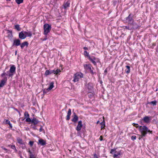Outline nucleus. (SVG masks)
Instances as JSON below:
<instances>
[{
  "mask_svg": "<svg viewBox=\"0 0 158 158\" xmlns=\"http://www.w3.org/2000/svg\"><path fill=\"white\" fill-rule=\"evenodd\" d=\"M83 48L85 50H87L88 49V48L87 47H84Z\"/></svg>",
  "mask_w": 158,
  "mask_h": 158,
  "instance_id": "48",
  "label": "nucleus"
},
{
  "mask_svg": "<svg viewBox=\"0 0 158 158\" xmlns=\"http://www.w3.org/2000/svg\"><path fill=\"white\" fill-rule=\"evenodd\" d=\"M16 110L17 111H18V110L17 109H16Z\"/></svg>",
  "mask_w": 158,
  "mask_h": 158,
  "instance_id": "54",
  "label": "nucleus"
},
{
  "mask_svg": "<svg viewBox=\"0 0 158 158\" xmlns=\"http://www.w3.org/2000/svg\"><path fill=\"white\" fill-rule=\"evenodd\" d=\"M136 139V136L135 135H133V136H132L131 137V139L133 140L135 139Z\"/></svg>",
  "mask_w": 158,
  "mask_h": 158,
  "instance_id": "39",
  "label": "nucleus"
},
{
  "mask_svg": "<svg viewBox=\"0 0 158 158\" xmlns=\"http://www.w3.org/2000/svg\"><path fill=\"white\" fill-rule=\"evenodd\" d=\"M113 152L117 153V154H114L113 156L114 158H116L119 155H120L121 151H120L117 152V151H116L115 149H111L110 152V153L113 154Z\"/></svg>",
  "mask_w": 158,
  "mask_h": 158,
  "instance_id": "7",
  "label": "nucleus"
},
{
  "mask_svg": "<svg viewBox=\"0 0 158 158\" xmlns=\"http://www.w3.org/2000/svg\"><path fill=\"white\" fill-rule=\"evenodd\" d=\"M151 119L152 118L151 117L145 116L143 118V120L144 122L148 123L150 122Z\"/></svg>",
  "mask_w": 158,
  "mask_h": 158,
  "instance_id": "9",
  "label": "nucleus"
},
{
  "mask_svg": "<svg viewBox=\"0 0 158 158\" xmlns=\"http://www.w3.org/2000/svg\"><path fill=\"white\" fill-rule=\"evenodd\" d=\"M39 143L41 145H44L46 143V142L43 139H40L39 140Z\"/></svg>",
  "mask_w": 158,
  "mask_h": 158,
  "instance_id": "19",
  "label": "nucleus"
},
{
  "mask_svg": "<svg viewBox=\"0 0 158 158\" xmlns=\"http://www.w3.org/2000/svg\"><path fill=\"white\" fill-rule=\"evenodd\" d=\"M83 75L82 73H77L74 75L73 81L75 82L78 81L79 79L83 77Z\"/></svg>",
  "mask_w": 158,
  "mask_h": 158,
  "instance_id": "3",
  "label": "nucleus"
},
{
  "mask_svg": "<svg viewBox=\"0 0 158 158\" xmlns=\"http://www.w3.org/2000/svg\"><path fill=\"white\" fill-rule=\"evenodd\" d=\"M34 129H35V128H34Z\"/></svg>",
  "mask_w": 158,
  "mask_h": 158,
  "instance_id": "55",
  "label": "nucleus"
},
{
  "mask_svg": "<svg viewBox=\"0 0 158 158\" xmlns=\"http://www.w3.org/2000/svg\"><path fill=\"white\" fill-rule=\"evenodd\" d=\"M94 157L93 158H98L97 156V154L96 153L94 154Z\"/></svg>",
  "mask_w": 158,
  "mask_h": 158,
  "instance_id": "43",
  "label": "nucleus"
},
{
  "mask_svg": "<svg viewBox=\"0 0 158 158\" xmlns=\"http://www.w3.org/2000/svg\"><path fill=\"white\" fill-rule=\"evenodd\" d=\"M78 119V117L77 115L74 113V117L72 119V122L76 123Z\"/></svg>",
  "mask_w": 158,
  "mask_h": 158,
  "instance_id": "17",
  "label": "nucleus"
},
{
  "mask_svg": "<svg viewBox=\"0 0 158 158\" xmlns=\"http://www.w3.org/2000/svg\"><path fill=\"white\" fill-rule=\"evenodd\" d=\"M156 103L157 102L156 100H155L154 101H151L148 102V104H149L152 105L154 106L156 105Z\"/></svg>",
  "mask_w": 158,
  "mask_h": 158,
  "instance_id": "25",
  "label": "nucleus"
},
{
  "mask_svg": "<svg viewBox=\"0 0 158 158\" xmlns=\"http://www.w3.org/2000/svg\"><path fill=\"white\" fill-rule=\"evenodd\" d=\"M70 3L68 2H66L64 4V7L65 9L69 6Z\"/></svg>",
  "mask_w": 158,
  "mask_h": 158,
  "instance_id": "23",
  "label": "nucleus"
},
{
  "mask_svg": "<svg viewBox=\"0 0 158 158\" xmlns=\"http://www.w3.org/2000/svg\"><path fill=\"white\" fill-rule=\"evenodd\" d=\"M19 37L21 39H24L26 38V36L24 33H23L22 31H21L19 34Z\"/></svg>",
  "mask_w": 158,
  "mask_h": 158,
  "instance_id": "14",
  "label": "nucleus"
},
{
  "mask_svg": "<svg viewBox=\"0 0 158 158\" xmlns=\"http://www.w3.org/2000/svg\"><path fill=\"white\" fill-rule=\"evenodd\" d=\"M52 72V73H54V74H55L56 73V71L55 70H51Z\"/></svg>",
  "mask_w": 158,
  "mask_h": 158,
  "instance_id": "45",
  "label": "nucleus"
},
{
  "mask_svg": "<svg viewBox=\"0 0 158 158\" xmlns=\"http://www.w3.org/2000/svg\"><path fill=\"white\" fill-rule=\"evenodd\" d=\"M11 148H12L13 149H16L15 147V145H11Z\"/></svg>",
  "mask_w": 158,
  "mask_h": 158,
  "instance_id": "42",
  "label": "nucleus"
},
{
  "mask_svg": "<svg viewBox=\"0 0 158 158\" xmlns=\"http://www.w3.org/2000/svg\"><path fill=\"white\" fill-rule=\"evenodd\" d=\"M44 34L46 35L50 32L51 29V26L48 24H45L44 26Z\"/></svg>",
  "mask_w": 158,
  "mask_h": 158,
  "instance_id": "2",
  "label": "nucleus"
},
{
  "mask_svg": "<svg viewBox=\"0 0 158 158\" xmlns=\"http://www.w3.org/2000/svg\"><path fill=\"white\" fill-rule=\"evenodd\" d=\"M7 75L6 74V73L5 72H4L3 73H2L1 75V76L2 77H3L4 78L5 77H6V75Z\"/></svg>",
  "mask_w": 158,
  "mask_h": 158,
  "instance_id": "34",
  "label": "nucleus"
},
{
  "mask_svg": "<svg viewBox=\"0 0 158 158\" xmlns=\"http://www.w3.org/2000/svg\"><path fill=\"white\" fill-rule=\"evenodd\" d=\"M133 126L134 127H138V125L137 124H135V123H133Z\"/></svg>",
  "mask_w": 158,
  "mask_h": 158,
  "instance_id": "41",
  "label": "nucleus"
},
{
  "mask_svg": "<svg viewBox=\"0 0 158 158\" xmlns=\"http://www.w3.org/2000/svg\"><path fill=\"white\" fill-rule=\"evenodd\" d=\"M43 130V129L42 127H41L40 128L39 131H40L41 132Z\"/></svg>",
  "mask_w": 158,
  "mask_h": 158,
  "instance_id": "46",
  "label": "nucleus"
},
{
  "mask_svg": "<svg viewBox=\"0 0 158 158\" xmlns=\"http://www.w3.org/2000/svg\"><path fill=\"white\" fill-rule=\"evenodd\" d=\"M103 119H104V117H103ZM101 124L102 125L101 126V129H102L105 126L104 119L103 122H102L101 123Z\"/></svg>",
  "mask_w": 158,
  "mask_h": 158,
  "instance_id": "27",
  "label": "nucleus"
},
{
  "mask_svg": "<svg viewBox=\"0 0 158 158\" xmlns=\"http://www.w3.org/2000/svg\"><path fill=\"white\" fill-rule=\"evenodd\" d=\"M56 71V75H57L59 73H60L61 72V71L60 69H56V70H55Z\"/></svg>",
  "mask_w": 158,
  "mask_h": 158,
  "instance_id": "35",
  "label": "nucleus"
},
{
  "mask_svg": "<svg viewBox=\"0 0 158 158\" xmlns=\"http://www.w3.org/2000/svg\"><path fill=\"white\" fill-rule=\"evenodd\" d=\"M17 141L20 144H23V140L22 139L20 138H18L17 139Z\"/></svg>",
  "mask_w": 158,
  "mask_h": 158,
  "instance_id": "30",
  "label": "nucleus"
},
{
  "mask_svg": "<svg viewBox=\"0 0 158 158\" xmlns=\"http://www.w3.org/2000/svg\"><path fill=\"white\" fill-rule=\"evenodd\" d=\"M71 114V110L70 109H69L68 113H67V115L66 116V119L68 121L70 119V116Z\"/></svg>",
  "mask_w": 158,
  "mask_h": 158,
  "instance_id": "16",
  "label": "nucleus"
},
{
  "mask_svg": "<svg viewBox=\"0 0 158 158\" xmlns=\"http://www.w3.org/2000/svg\"><path fill=\"white\" fill-rule=\"evenodd\" d=\"M34 129H35V128H34Z\"/></svg>",
  "mask_w": 158,
  "mask_h": 158,
  "instance_id": "56",
  "label": "nucleus"
},
{
  "mask_svg": "<svg viewBox=\"0 0 158 158\" xmlns=\"http://www.w3.org/2000/svg\"><path fill=\"white\" fill-rule=\"evenodd\" d=\"M126 20L127 21L128 24L130 23L133 22L134 20L132 19V18L131 16V14H130L129 16L126 18Z\"/></svg>",
  "mask_w": 158,
  "mask_h": 158,
  "instance_id": "10",
  "label": "nucleus"
},
{
  "mask_svg": "<svg viewBox=\"0 0 158 158\" xmlns=\"http://www.w3.org/2000/svg\"><path fill=\"white\" fill-rule=\"evenodd\" d=\"M105 72H107V70H105Z\"/></svg>",
  "mask_w": 158,
  "mask_h": 158,
  "instance_id": "51",
  "label": "nucleus"
},
{
  "mask_svg": "<svg viewBox=\"0 0 158 158\" xmlns=\"http://www.w3.org/2000/svg\"><path fill=\"white\" fill-rule=\"evenodd\" d=\"M89 71H90V73L92 74V75H94L95 74H96V73L95 72H94L93 70H92V69H91V68H90V69H89Z\"/></svg>",
  "mask_w": 158,
  "mask_h": 158,
  "instance_id": "36",
  "label": "nucleus"
},
{
  "mask_svg": "<svg viewBox=\"0 0 158 158\" xmlns=\"http://www.w3.org/2000/svg\"><path fill=\"white\" fill-rule=\"evenodd\" d=\"M128 25H129L130 27H131V30L137 29L139 27L137 23H135L134 21L133 22L130 23H129Z\"/></svg>",
  "mask_w": 158,
  "mask_h": 158,
  "instance_id": "5",
  "label": "nucleus"
},
{
  "mask_svg": "<svg viewBox=\"0 0 158 158\" xmlns=\"http://www.w3.org/2000/svg\"><path fill=\"white\" fill-rule=\"evenodd\" d=\"M47 39V38L46 37H45V38L44 39H43V41H44V40H46Z\"/></svg>",
  "mask_w": 158,
  "mask_h": 158,
  "instance_id": "49",
  "label": "nucleus"
},
{
  "mask_svg": "<svg viewBox=\"0 0 158 158\" xmlns=\"http://www.w3.org/2000/svg\"><path fill=\"white\" fill-rule=\"evenodd\" d=\"M15 68L14 65H12L10 68L9 72L8 74V76L10 77H12L15 72Z\"/></svg>",
  "mask_w": 158,
  "mask_h": 158,
  "instance_id": "4",
  "label": "nucleus"
},
{
  "mask_svg": "<svg viewBox=\"0 0 158 158\" xmlns=\"http://www.w3.org/2000/svg\"><path fill=\"white\" fill-rule=\"evenodd\" d=\"M28 43L27 41H25L22 43L20 45V46L21 49H23L25 46L27 47L28 46Z\"/></svg>",
  "mask_w": 158,
  "mask_h": 158,
  "instance_id": "18",
  "label": "nucleus"
},
{
  "mask_svg": "<svg viewBox=\"0 0 158 158\" xmlns=\"http://www.w3.org/2000/svg\"><path fill=\"white\" fill-rule=\"evenodd\" d=\"M17 52V51L15 52V55H16V53Z\"/></svg>",
  "mask_w": 158,
  "mask_h": 158,
  "instance_id": "53",
  "label": "nucleus"
},
{
  "mask_svg": "<svg viewBox=\"0 0 158 158\" xmlns=\"http://www.w3.org/2000/svg\"><path fill=\"white\" fill-rule=\"evenodd\" d=\"M139 130L141 133V135L139 136L138 139L139 140L141 139L143 137L145 136L147 134V132H150L151 133H152V131H150L145 126L139 127Z\"/></svg>",
  "mask_w": 158,
  "mask_h": 158,
  "instance_id": "1",
  "label": "nucleus"
},
{
  "mask_svg": "<svg viewBox=\"0 0 158 158\" xmlns=\"http://www.w3.org/2000/svg\"><path fill=\"white\" fill-rule=\"evenodd\" d=\"M82 126V121H79L76 128V130L78 131H80L81 130Z\"/></svg>",
  "mask_w": 158,
  "mask_h": 158,
  "instance_id": "11",
  "label": "nucleus"
},
{
  "mask_svg": "<svg viewBox=\"0 0 158 158\" xmlns=\"http://www.w3.org/2000/svg\"><path fill=\"white\" fill-rule=\"evenodd\" d=\"M52 73V72L51 70L50 71L48 70H47L45 71L44 75L45 76H47V75H49V74H51Z\"/></svg>",
  "mask_w": 158,
  "mask_h": 158,
  "instance_id": "24",
  "label": "nucleus"
},
{
  "mask_svg": "<svg viewBox=\"0 0 158 158\" xmlns=\"http://www.w3.org/2000/svg\"><path fill=\"white\" fill-rule=\"evenodd\" d=\"M99 139L100 141H102L103 140V137L102 135L100 136L99 138Z\"/></svg>",
  "mask_w": 158,
  "mask_h": 158,
  "instance_id": "44",
  "label": "nucleus"
},
{
  "mask_svg": "<svg viewBox=\"0 0 158 158\" xmlns=\"http://www.w3.org/2000/svg\"><path fill=\"white\" fill-rule=\"evenodd\" d=\"M24 116L25 118L29 117V115L27 112H26L24 113Z\"/></svg>",
  "mask_w": 158,
  "mask_h": 158,
  "instance_id": "32",
  "label": "nucleus"
},
{
  "mask_svg": "<svg viewBox=\"0 0 158 158\" xmlns=\"http://www.w3.org/2000/svg\"><path fill=\"white\" fill-rule=\"evenodd\" d=\"M34 143V142L33 141H29V144L31 146H32Z\"/></svg>",
  "mask_w": 158,
  "mask_h": 158,
  "instance_id": "38",
  "label": "nucleus"
},
{
  "mask_svg": "<svg viewBox=\"0 0 158 158\" xmlns=\"http://www.w3.org/2000/svg\"><path fill=\"white\" fill-rule=\"evenodd\" d=\"M15 28L18 31H20L21 30V28L19 27V25H16L15 26Z\"/></svg>",
  "mask_w": 158,
  "mask_h": 158,
  "instance_id": "26",
  "label": "nucleus"
},
{
  "mask_svg": "<svg viewBox=\"0 0 158 158\" xmlns=\"http://www.w3.org/2000/svg\"><path fill=\"white\" fill-rule=\"evenodd\" d=\"M31 123L34 125H36L39 123V121L35 118H33L32 120Z\"/></svg>",
  "mask_w": 158,
  "mask_h": 158,
  "instance_id": "21",
  "label": "nucleus"
},
{
  "mask_svg": "<svg viewBox=\"0 0 158 158\" xmlns=\"http://www.w3.org/2000/svg\"><path fill=\"white\" fill-rule=\"evenodd\" d=\"M24 33L27 36L31 37L32 34L30 32L24 31Z\"/></svg>",
  "mask_w": 158,
  "mask_h": 158,
  "instance_id": "22",
  "label": "nucleus"
},
{
  "mask_svg": "<svg viewBox=\"0 0 158 158\" xmlns=\"http://www.w3.org/2000/svg\"><path fill=\"white\" fill-rule=\"evenodd\" d=\"M7 81V77H5L2 80L0 83V88L2 87L6 83Z\"/></svg>",
  "mask_w": 158,
  "mask_h": 158,
  "instance_id": "8",
  "label": "nucleus"
},
{
  "mask_svg": "<svg viewBox=\"0 0 158 158\" xmlns=\"http://www.w3.org/2000/svg\"><path fill=\"white\" fill-rule=\"evenodd\" d=\"M7 1H10L11 0H6Z\"/></svg>",
  "mask_w": 158,
  "mask_h": 158,
  "instance_id": "52",
  "label": "nucleus"
},
{
  "mask_svg": "<svg viewBox=\"0 0 158 158\" xmlns=\"http://www.w3.org/2000/svg\"><path fill=\"white\" fill-rule=\"evenodd\" d=\"M84 55L85 56L88 57V58H89V56H90L89 55V53L86 51H85L84 52Z\"/></svg>",
  "mask_w": 158,
  "mask_h": 158,
  "instance_id": "31",
  "label": "nucleus"
},
{
  "mask_svg": "<svg viewBox=\"0 0 158 158\" xmlns=\"http://www.w3.org/2000/svg\"><path fill=\"white\" fill-rule=\"evenodd\" d=\"M28 152L29 153V158H36V155H35V154L33 153L31 151L30 149L28 150Z\"/></svg>",
  "mask_w": 158,
  "mask_h": 158,
  "instance_id": "12",
  "label": "nucleus"
},
{
  "mask_svg": "<svg viewBox=\"0 0 158 158\" xmlns=\"http://www.w3.org/2000/svg\"><path fill=\"white\" fill-rule=\"evenodd\" d=\"M124 27H125V29H126L130 30H131V27H130L129 25H128V26H125Z\"/></svg>",
  "mask_w": 158,
  "mask_h": 158,
  "instance_id": "33",
  "label": "nucleus"
},
{
  "mask_svg": "<svg viewBox=\"0 0 158 158\" xmlns=\"http://www.w3.org/2000/svg\"><path fill=\"white\" fill-rule=\"evenodd\" d=\"M126 67L127 68V70H125V71L128 74L130 72V67L129 66L127 65Z\"/></svg>",
  "mask_w": 158,
  "mask_h": 158,
  "instance_id": "28",
  "label": "nucleus"
},
{
  "mask_svg": "<svg viewBox=\"0 0 158 158\" xmlns=\"http://www.w3.org/2000/svg\"><path fill=\"white\" fill-rule=\"evenodd\" d=\"M8 124L9 125V126L10 127V128H12V124L10 123H9Z\"/></svg>",
  "mask_w": 158,
  "mask_h": 158,
  "instance_id": "47",
  "label": "nucleus"
},
{
  "mask_svg": "<svg viewBox=\"0 0 158 158\" xmlns=\"http://www.w3.org/2000/svg\"><path fill=\"white\" fill-rule=\"evenodd\" d=\"M3 149L5 150V151H7V149L5 148H3Z\"/></svg>",
  "mask_w": 158,
  "mask_h": 158,
  "instance_id": "50",
  "label": "nucleus"
},
{
  "mask_svg": "<svg viewBox=\"0 0 158 158\" xmlns=\"http://www.w3.org/2000/svg\"><path fill=\"white\" fill-rule=\"evenodd\" d=\"M89 59L94 64V65H96V63L95 61L96 60V58L95 57H91L90 56H89Z\"/></svg>",
  "mask_w": 158,
  "mask_h": 158,
  "instance_id": "15",
  "label": "nucleus"
},
{
  "mask_svg": "<svg viewBox=\"0 0 158 158\" xmlns=\"http://www.w3.org/2000/svg\"><path fill=\"white\" fill-rule=\"evenodd\" d=\"M20 44V41L19 39L15 40H14L13 44V45H15L16 46H18Z\"/></svg>",
  "mask_w": 158,
  "mask_h": 158,
  "instance_id": "13",
  "label": "nucleus"
},
{
  "mask_svg": "<svg viewBox=\"0 0 158 158\" xmlns=\"http://www.w3.org/2000/svg\"><path fill=\"white\" fill-rule=\"evenodd\" d=\"M5 123L6 124H8L10 123V121L8 120L5 119Z\"/></svg>",
  "mask_w": 158,
  "mask_h": 158,
  "instance_id": "40",
  "label": "nucleus"
},
{
  "mask_svg": "<svg viewBox=\"0 0 158 158\" xmlns=\"http://www.w3.org/2000/svg\"><path fill=\"white\" fill-rule=\"evenodd\" d=\"M54 83L53 82H51L50 84L49 87L47 89H45L43 90L44 94H45L48 92L50 90H51L54 87Z\"/></svg>",
  "mask_w": 158,
  "mask_h": 158,
  "instance_id": "6",
  "label": "nucleus"
},
{
  "mask_svg": "<svg viewBox=\"0 0 158 158\" xmlns=\"http://www.w3.org/2000/svg\"><path fill=\"white\" fill-rule=\"evenodd\" d=\"M32 120L29 118H27V119H26V121L27 122H31Z\"/></svg>",
  "mask_w": 158,
  "mask_h": 158,
  "instance_id": "37",
  "label": "nucleus"
},
{
  "mask_svg": "<svg viewBox=\"0 0 158 158\" xmlns=\"http://www.w3.org/2000/svg\"><path fill=\"white\" fill-rule=\"evenodd\" d=\"M15 2L18 4H19L23 2V0H15Z\"/></svg>",
  "mask_w": 158,
  "mask_h": 158,
  "instance_id": "29",
  "label": "nucleus"
},
{
  "mask_svg": "<svg viewBox=\"0 0 158 158\" xmlns=\"http://www.w3.org/2000/svg\"><path fill=\"white\" fill-rule=\"evenodd\" d=\"M91 66L90 64H85L84 65V68L86 70L90 69Z\"/></svg>",
  "mask_w": 158,
  "mask_h": 158,
  "instance_id": "20",
  "label": "nucleus"
}]
</instances>
